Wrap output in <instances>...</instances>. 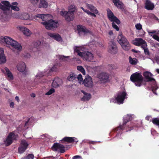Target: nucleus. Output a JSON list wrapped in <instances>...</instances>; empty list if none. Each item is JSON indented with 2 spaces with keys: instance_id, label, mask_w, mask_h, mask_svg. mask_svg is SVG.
Instances as JSON below:
<instances>
[{
  "instance_id": "24",
  "label": "nucleus",
  "mask_w": 159,
  "mask_h": 159,
  "mask_svg": "<svg viewBox=\"0 0 159 159\" xmlns=\"http://www.w3.org/2000/svg\"><path fill=\"white\" fill-rule=\"evenodd\" d=\"M132 114H128L124 117L123 121V125H125V126L128 125H126V124L128 122L132 120Z\"/></svg>"
},
{
  "instance_id": "22",
  "label": "nucleus",
  "mask_w": 159,
  "mask_h": 159,
  "mask_svg": "<svg viewBox=\"0 0 159 159\" xmlns=\"http://www.w3.org/2000/svg\"><path fill=\"white\" fill-rule=\"evenodd\" d=\"M86 61H91L93 58V54L91 52L87 51L84 52V57Z\"/></svg>"
},
{
  "instance_id": "3",
  "label": "nucleus",
  "mask_w": 159,
  "mask_h": 159,
  "mask_svg": "<svg viewBox=\"0 0 159 159\" xmlns=\"http://www.w3.org/2000/svg\"><path fill=\"white\" fill-rule=\"evenodd\" d=\"M143 75L145 78V80H143V83L145 84L146 82H149L152 92L157 94L155 91L157 89L158 87L155 79L152 77L153 75L149 72L145 71L143 73Z\"/></svg>"
},
{
  "instance_id": "57",
  "label": "nucleus",
  "mask_w": 159,
  "mask_h": 159,
  "mask_svg": "<svg viewBox=\"0 0 159 159\" xmlns=\"http://www.w3.org/2000/svg\"><path fill=\"white\" fill-rule=\"evenodd\" d=\"M108 34L110 35H112L113 34V31L112 30H110L108 33Z\"/></svg>"
},
{
  "instance_id": "47",
  "label": "nucleus",
  "mask_w": 159,
  "mask_h": 159,
  "mask_svg": "<svg viewBox=\"0 0 159 159\" xmlns=\"http://www.w3.org/2000/svg\"><path fill=\"white\" fill-rule=\"evenodd\" d=\"M70 7V9L69 11H70L71 10H74L75 11V10L76 9L75 6L74 5H71Z\"/></svg>"
},
{
  "instance_id": "41",
  "label": "nucleus",
  "mask_w": 159,
  "mask_h": 159,
  "mask_svg": "<svg viewBox=\"0 0 159 159\" xmlns=\"http://www.w3.org/2000/svg\"><path fill=\"white\" fill-rule=\"evenodd\" d=\"M145 47L144 48H142L144 50V52L145 55L148 56L150 55V53L148 49Z\"/></svg>"
},
{
  "instance_id": "32",
  "label": "nucleus",
  "mask_w": 159,
  "mask_h": 159,
  "mask_svg": "<svg viewBox=\"0 0 159 159\" xmlns=\"http://www.w3.org/2000/svg\"><path fill=\"white\" fill-rule=\"evenodd\" d=\"M129 62L131 65H136L138 63V60L136 58H133L130 56L129 57Z\"/></svg>"
},
{
  "instance_id": "29",
  "label": "nucleus",
  "mask_w": 159,
  "mask_h": 159,
  "mask_svg": "<svg viewBox=\"0 0 159 159\" xmlns=\"http://www.w3.org/2000/svg\"><path fill=\"white\" fill-rule=\"evenodd\" d=\"M86 5L87 8L92 12H93L95 14H98V11L96 9V8L93 5L88 3L86 4Z\"/></svg>"
},
{
  "instance_id": "31",
  "label": "nucleus",
  "mask_w": 159,
  "mask_h": 159,
  "mask_svg": "<svg viewBox=\"0 0 159 159\" xmlns=\"http://www.w3.org/2000/svg\"><path fill=\"white\" fill-rule=\"evenodd\" d=\"M77 77V75L74 73L70 74L67 77V80L70 81H73L74 80H76V78Z\"/></svg>"
},
{
  "instance_id": "19",
  "label": "nucleus",
  "mask_w": 159,
  "mask_h": 159,
  "mask_svg": "<svg viewBox=\"0 0 159 159\" xmlns=\"http://www.w3.org/2000/svg\"><path fill=\"white\" fill-rule=\"evenodd\" d=\"M98 76L101 81L105 82L107 81L109 78L108 74L104 72L101 73L98 75Z\"/></svg>"
},
{
  "instance_id": "7",
  "label": "nucleus",
  "mask_w": 159,
  "mask_h": 159,
  "mask_svg": "<svg viewBox=\"0 0 159 159\" xmlns=\"http://www.w3.org/2000/svg\"><path fill=\"white\" fill-rule=\"evenodd\" d=\"M1 3H0V9L3 11H9L10 8L11 10L16 11H18L20 10L18 7L11 5L8 1H1Z\"/></svg>"
},
{
  "instance_id": "16",
  "label": "nucleus",
  "mask_w": 159,
  "mask_h": 159,
  "mask_svg": "<svg viewBox=\"0 0 159 159\" xmlns=\"http://www.w3.org/2000/svg\"><path fill=\"white\" fill-rule=\"evenodd\" d=\"M127 95V93L125 91L119 93L116 98V99L118 103H123L125 98V96Z\"/></svg>"
},
{
  "instance_id": "17",
  "label": "nucleus",
  "mask_w": 159,
  "mask_h": 159,
  "mask_svg": "<svg viewBox=\"0 0 159 159\" xmlns=\"http://www.w3.org/2000/svg\"><path fill=\"white\" fill-rule=\"evenodd\" d=\"M83 84L86 87H92L93 85V82L91 77L89 75L86 76Z\"/></svg>"
},
{
  "instance_id": "8",
  "label": "nucleus",
  "mask_w": 159,
  "mask_h": 159,
  "mask_svg": "<svg viewBox=\"0 0 159 159\" xmlns=\"http://www.w3.org/2000/svg\"><path fill=\"white\" fill-rule=\"evenodd\" d=\"M117 40L124 50L128 51L130 49V44L125 37L122 34L118 36Z\"/></svg>"
},
{
  "instance_id": "5",
  "label": "nucleus",
  "mask_w": 159,
  "mask_h": 159,
  "mask_svg": "<svg viewBox=\"0 0 159 159\" xmlns=\"http://www.w3.org/2000/svg\"><path fill=\"white\" fill-rule=\"evenodd\" d=\"M107 11L108 18L111 21L113 22L112 23V27L115 29L116 31H119V28L114 22H115L117 24L119 25L120 23V21L117 17L114 15L113 13L109 8H108Z\"/></svg>"
},
{
  "instance_id": "50",
  "label": "nucleus",
  "mask_w": 159,
  "mask_h": 159,
  "mask_svg": "<svg viewBox=\"0 0 159 159\" xmlns=\"http://www.w3.org/2000/svg\"><path fill=\"white\" fill-rule=\"evenodd\" d=\"M54 79H57V80H55V81L57 82L58 84H60V82L61 81V80L60 79L58 78H55Z\"/></svg>"
},
{
  "instance_id": "13",
  "label": "nucleus",
  "mask_w": 159,
  "mask_h": 159,
  "mask_svg": "<svg viewBox=\"0 0 159 159\" xmlns=\"http://www.w3.org/2000/svg\"><path fill=\"white\" fill-rule=\"evenodd\" d=\"M133 44L137 46H141L142 48H144L147 46L146 42L142 38H135L134 40Z\"/></svg>"
},
{
  "instance_id": "37",
  "label": "nucleus",
  "mask_w": 159,
  "mask_h": 159,
  "mask_svg": "<svg viewBox=\"0 0 159 159\" xmlns=\"http://www.w3.org/2000/svg\"><path fill=\"white\" fill-rule=\"evenodd\" d=\"M22 19L24 20L29 19L30 16L29 14L26 13H24L21 15Z\"/></svg>"
},
{
  "instance_id": "48",
  "label": "nucleus",
  "mask_w": 159,
  "mask_h": 159,
  "mask_svg": "<svg viewBox=\"0 0 159 159\" xmlns=\"http://www.w3.org/2000/svg\"><path fill=\"white\" fill-rule=\"evenodd\" d=\"M82 159L81 157L79 156V155H76L74 156L73 157L72 159Z\"/></svg>"
},
{
  "instance_id": "15",
  "label": "nucleus",
  "mask_w": 159,
  "mask_h": 159,
  "mask_svg": "<svg viewBox=\"0 0 159 159\" xmlns=\"http://www.w3.org/2000/svg\"><path fill=\"white\" fill-rule=\"evenodd\" d=\"M28 145L27 142L25 140H22L20 145L18 148L19 153L20 154L23 153L26 149Z\"/></svg>"
},
{
  "instance_id": "20",
  "label": "nucleus",
  "mask_w": 159,
  "mask_h": 159,
  "mask_svg": "<svg viewBox=\"0 0 159 159\" xmlns=\"http://www.w3.org/2000/svg\"><path fill=\"white\" fill-rule=\"evenodd\" d=\"M48 35L50 37L57 41L60 42L62 41V39L61 37L58 34L48 33Z\"/></svg>"
},
{
  "instance_id": "46",
  "label": "nucleus",
  "mask_w": 159,
  "mask_h": 159,
  "mask_svg": "<svg viewBox=\"0 0 159 159\" xmlns=\"http://www.w3.org/2000/svg\"><path fill=\"white\" fill-rule=\"evenodd\" d=\"M57 70V66L54 65L50 69L51 71H56Z\"/></svg>"
},
{
  "instance_id": "27",
  "label": "nucleus",
  "mask_w": 159,
  "mask_h": 159,
  "mask_svg": "<svg viewBox=\"0 0 159 159\" xmlns=\"http://www.w3.org/2000/svg\"><path fill=\"white\" fill-rule=\"evenodd\" d=\"M17 68L19 71L23 72L26 69V65L24 62H21L17 65Z\"/></svg>"
},
{
  "instance_id": "36",
  "label": "nucleus",
  "mask_w": 159,
  "mask_h": 159,
  "mask_svg": "<svg viewBox=\"0 0 159 159\" xmlns=\"http://www.w3.org/2000/svg\"><path fill=\"white\" fill-rule=\"evenodd\" d=\"M152 122L154 124L158 126L159 128V119L157 118H153L152 119Z\"/></svg>"
},
{
  "instance_id": "26",
  "label": "nucleus",
  "mask_w": 159,
  "mask_h": 159,
  "mask_svg": "<svg viewBox=\"0 0 159 159\" xmlns=\"http://www.w3.org/2000/svg\"><path fill=\"white\" fill-rule=\"evenodd\" d=\"M19 30L22 32L23 34L27 36H30L31 34V32L28 29L24 27H19Z\"/></svg>"
},
{
  "instance_id": "44",
  "label": "nucleus",
  "mask_w": 159,
  "mask_h": 159,
  "mask_svg": "<svg viewBox=\"0 0 159 159\" xmlns=\"http://www.w3.org/2000/svg\"><path fill=\"white\" fill-rule=\"evenodd\" d=\"M135 27L137 30H140L142 29V25L140 23L137 24L135 25Z\"/></svg>"
},
{
  "instance_id": "34",
  "label": "nucleus",
  "mask_w": 159,
  "mask_h": 159,
  "mask_svg": "<svg viewBox=\"0 0 159 159\" xmlns=\"http://www.w3.org/2000/svg\"><path fill=\"white\" fill-rule=\"evenodd\" d=\"M78 47H76L74 49V52L77 53L78 55L81 57H84V52H82L78 49Z\"/></svg>"
},
{
  "instance_id": "39",
  "label": "nucleus",
  "mask_w": 159,
  "mask_h": 159,
  "mask_svg": "<svg viewBox=\"0 0 159 159\" xmlns=\"http://www.w3.org/2000/svg\"><path fill=\"white\" fill-rule=\"evenodd\" d=\"M34 156L32 154H29L27 156L24 157L22 158V159H33Z\"/></svg>"
},
{
  "instance_id": "63",
  "label": "nucleus",
  "mask_w": 159,
  "mask_h": 159,
  "mask_svg": "<svg viewBox=\"0 0 159 159\" xmlns=\"http://www.w3.org/2000/svg\"><path fill=\"white\" fill-rule=\"evenodd\" d=\"M29 121V119L25 122V126H26L28 124V123Z\"/></svg>"
},
{
  "instance_id": "54",
  "label": "nucleus",
  "mask_w": 159,
  "mask_h": 159,
  "mask_svg": "<svg viewBox=\"0 0 159 159\" xmlns=\"http://www.w3.org/2000/svg\"><path fill=\"white\" fill-rule=\"evenodd\" d=\"M95 143H96V142L95 141H89V144H95Z\"/></svg>"
},
{
  "instance_id": "64",
  "label": "nucleus",
  "mask_w": 159,
  "mask_h": 159,
  "mask_svg": "<svg viewBox=\"0 0 159 159\" xmlns=\"http://www.w3.org/2000/svg\"><path fill=\"white\" fill-rule=\"evenodd\" d=\"M156 71L159 74V69H156Z\"/></svg>"
},
{
  "instance_id": "14",
  "label": "nucleus",
  "mask_w": 159,
  "mask_h": 159,
  "mask_svg": "<svg viewBox=\"0 0 159 159\" xmlns=\"http://www.w3.org/2000/svg\"><path fill=\"white\" fill-rule=\"evenodd\" d=\"M117 48L116 43L111 41L109 43L108 52L112 54H116L117 52Z\"/></svg>"
},
{
  "instance_id": "58",
  "label": "nucleus",
  "mask_w": 159,
  "mask_h": 159,
  "mask_svg": "<svg viewBox=\"0 0 159 159\" xmlns=\"http://www.w3.org/2000/svg\"><path fill=\"white\" fill-rule=\"evenodd\" d=\"M15 100L17 101L18 102H19V98L18 96H16L15 97Z\"/></svg>"
},
{
  "instance_id": "49",
  "label": "nucleus",
  "mask_w": 159,
  "mask_h": 159,
  "mask_svg": "<svg viewBox=\"0 0 159 159\" xmlns=\"http://www.w3.org/2000/svg\"><path fill=\"white\" fill-rule=\"evenodd\" d=\"M152 37L155 39L159 42V36L157 35H154L152 36Z\"/></svg>"
},
{
  "instance_id": "62",
  "label": "nucleus",
  "mask_w": 159,
  "mask_h": 159,
  "mask_svg": "<svg viewBox=\"0 0 159 159\" xmlns=\"http://www.w3.org/2000/svg\"><path fill=\"white\" fill-rule=\"evenodd\" d=\"M120 139V138H115V141H118L119 139Z\"/></svg>"
},
{
  "instance_id": "38",
  "label": "nucleus",
  "mask_w": 159,
  "mask_h": 159,
  "mask_svg": "<svg viewBox=\"0 0 159 159\" xmlns=\"http://www.w3.org/2000/svg\"><path fill=\"white\" fill-rule=\"evenodd\" d=\"M3 12L1 15H0V18L6 20L7 17V13Z\"/></svg>"
},
{
  "instance_id": "23",
  "label": "nucleus",
  "mask_w": 159,
  "mask_h": 159,
  "mask_svg": "<svg viewBox=\"0 0 159 159\" xmlns=\"http://www.w3.org/2000/svg\"><path fill=\"white\" fill-rule=\"evenodd\" d=\"M145 5V8L148 10H152L154 7L153 3L149 0H146Z\"/></svg>"
},
{
  "instance_id": "61",
  "label": "nucleus",
  "mask_w": 159,
  "mask_h": 159,
  "mask_svg": "<svg viewBox=\"0 0 159 159\" xmlns=\"http://www.w3.org/2000/svg\"><path fill=\"white\" fill-rule=\"evenodd\" d=\"M65 57L64 56H61V57H60V59H61L62 60H63Z\"/></svg>"
},
{
  "instance_id": "6",
  "label": "nucleus",
  "mask_w": 159,
  "mask_h": 159,
  "mask_svg": "<svg viewBox=\"0 0 159 159\" xmlns=\"http://www.w3.org/2000/svg\"><path fill=\"white\" fill-rule=\"evenodd\" d=\"M134 127H135V126L133 123H131L129 125L127 126L123 125V124H122L114 129L113 131L117 133L116 136H117L120 134H121L123 130H125L126 132H128L133 130Z\"/></svg>"
},
{
  "instance_id": "33",
  "label": "nucleus",
  "mask_w": 159,
  "mask_h": 159,
  "mask_svg": "<svg viewBox=\"0 0 159 159\" xmlns=\"http://www.w3.org/2000/svg\"><path fill=\"white\" fill-rule=\"evenodd\" d=\"M114 5L118 8H121L122 2L120 0H113Z\"/></svg>"
},
{
  "instance_id": "56",
  "label": "nucleus",
  "mask_w": 159,
  "mask_h": 159,
  "mask_svg": "<svg viewBox=\"0 0 159 159\" xmlns=\"http://www.w3.org/2000/svg\"><path fill=\"white\" fill-rule=\"evenodd\" d=\"M90 15L92 16H93L94 17H96V15H95V14L92 12H91V14Z\"/></svg>"
},
{
  "instance_id": "2",
  "label": "nucleus",
  "mask_w": 159,
  "mask_h": 159,
  "mask_svg": "<svg viewBox=\"0 0 159 159\" xmlns=\"http://www.w3.org/2000/svg\"><path fill=\"white\" fill-rule=\"evenodd\" d=\"M5 43L7 47L10 46L17 50H21L22 49V46L20 44L9 37H0V43Z\"/></svg>"
},
{
  "instance_id": "35",
  "label": "nucleus",
  "mask_w": 159,
  "mask_h": 159,
  "mask_svg": "<svg viewBox=\"0 0 159 159\" xmlns=\"http://www.w3.org/2000/svg\"><path fill=\"white\" fill-rule=\"evenodd\" d=\"M77 69L80 71L83 75H85V70L82 66H77Z\"/></svg>"
},
{
  "instance_id": "10",
  "label": "nucleus",
  "mask_w": 159,
  "mask_h": 159,
  "mask_svg": "<svg viewBox=\"0 0 159 159\" xmlns=\"http://www.w3.org/2000/svg\"><path fill=\"white\" fill-rule=\"evenodd\" d=\"M33 5H38L39 8H46L48 7V3L45 0H30Z\"/></svg>"
},
{
  "instance_id": "11",
  "label": "nucleus",
  "mask_w": 159,
  "mask_h": 159,
  "mask_svg": "<svg viewBox=\"0 0 159 159\" xmlns=\"http://www.w3.org/2000/svg\"><path fill=\"white\" fill-rule=\"evenodd\" d=\"M52 149L54 151H57L58 149H59L61 153H63L65 152V146L63 145L57 143L53 144L52 147Z\"/></svg>"
},
{
  "instance_id": "28",
  "label": "nucleus",
  "mask_w": 159,
  "mask_h": 159,
  "mask_svg": "<svg viewBox=\"0 0 159 159\" xmlns=\"http://www.w3.org/2000/svg\"><path fill=\"white\" fill-rule=\"evenodd\" d=\"M81 92L83 93L84 96L81 98V100L82 101H86L89 100L91 98V95L90 93H86L84 90H81Z\"/></svg>"
},
{
  "instance_id": "25",
  "label": "nucleus",
  "mask_w": 159,
  "mask_h": 159,
  "mask_svg": "<svg viewBox=\"0 0 159 159\" xmlns=\"http://www.w3.org/2000/svg\"><path fill=\"white\" fill-rule=\"evenodd\" d=\"M6 59L4 54L3 49L0 48V64L4 63L6 62Z\"/></svg>"
},
{
  "instance_id": "43",
  "label": "nucleus",
  "mask_w": 159,
  "mask_h": 159,
  "mask_svg": "<svg viewBox=\"0 0 159 159\" xmlns=\"http://www.w3.org/2000/svg\"><path fill=\"white\" fill-rule=\"evenodd\" d=\"M41 42L38 40L34 42V46L36 47L37 48L38 46H39V45H40L41 44Z\"/></svg>"
},
{
  "instance_id": "40",
  "label": "nucleus",
  "mask_w": 159,
  "mask_h": 159,
  "mask_svg": "<svg viewBox=\"0 0 159 159\" xmlns=\"http://www.w3.org/2000/svg\"><path fill=\"white\" fill-rule=\"evenodd\" d=\"M57 79H54L52 84V85L53 87L57 88L59 86V84L55 81V80H57Z\"/></svg>"
},
{
  "instance_id": "60",
  "label": "nucleus",
  "mask_w": 159,
  "mask_h": 159,
  "mask_svg": "<svg viewBox=\"0 0 159 159\" xmlns=\"http://www.w3.org/2000/svg\"><path fill=\"white\" fill-rule=\"evenodd\" d=\"M81 8L84 11V12H85V11L87 10H85V9H84V8L82 7H81Z\"/></svg>"
},
{
  "instance_id": "52",
  "label": "nucleus",
  "mask_w": 159,
  "mask_h": 159,
  "mask_svg": "<svg viewBox=\"0 0 159 159\" xmlns=\"http://www.w3.org/2000/svg\"><path fill=\"white\" fill-rule=\"evenodd\" d=\"M11 4H12V5H13V6H16L18 5V3L16 2H13Z\"/></svg>"
},
{
  "instance_id": "59",
  "label": "nucleus",
  "mask_w": 159,
  "mask_h": 159,
  "mask_svg": "<svg viewBox=\"0 0 159 159\" xmlns=\"http://www.w3.org/2000/svg\"><path fill=\"white\" fill-rule=\"evenodd\" d=\"M131 51L133 52H135V53H137L139 51H137V50H136L134 49H132V50H131Z\"/></svg>"
},
{
  "instance_id": "30",
  "label": "nucleus",
  "mask_w": 159,
  "mask_h": 159,
  "mask_svg": "<svg viewBox=\"0 0 159 159\" xmlns=\"http://www.w3.org/2000/svg\"><path fill=\"white\" fill-rule=\"evenodd\" d=\"M5 70L6 71L7 77L8 78V80H12L13 79V76L12 74L10 71L9 70L7 67H6L4 68Z\"/></svg>"
},
{
  "instance_id": "45",
  "label": "nucleus",
  "mask_w": 159,
  "mask_h": 159,
  "mask_svg": "<svg viewBox=\"0 0 159 159\" xmlns=\"http://www.w3.org/2000/svg\"><path fill=\"white\" fill-rule=\"evenodd\" d=\"M77 79L80 81H81L83 80V79L82 75L81 74H79L78 76L77 75V77L76 78V80Z\"/></svg>"
},
{
  "instance_id": "12",
  "label": "nucleus",
  "mask_w": 159,
  "mask_h": 159,
  "mask_svg": "<svg viewBox=\"0 0 159 159\" xmlns=\"http://www.w3.org/2000/svg\"><path fill=\"white\" fill-rule=\"evenodd\" d=\"M15 140H16V137L15 134L13 132L10 133L5 142V146H9L12 143L13 141Z\"/></svg>"
},
{
  "instance_id": "42",
  "label": "nucleus",
  "mask_w": 159,
  "mask_h": 159,
  "mask_svg": "<svg viewBox=\"0 0 159 159\" xmlns=\"http://www.w3.org/2000/svg\"><path fill=\"white\" fill-rule=\"evenodd\" d=\"M55 92V90L53 88H52L49 90L47 92L45 95H49L52 94V93H54Z\"/></svg>"
},
{
  "instance_id": "21",
  "label": "nucleus",
  "mask_w": 159,
  "mask_h": 159,
  "mask_svg": "<svg viewBox=\"0 0 159 159\" xmlns=\"http://www.w3.org/2000/svg\"><path fill=\"white\" fill-rule=\"evenodd\" d=\"M75 139L76 138L74 137H65L61 140L60 143H63L65 142L69 143H74L75 142Z\"/></svg>"
},
{
  "instance_id": "9",
  "label": "nucleus",
  "mask_w": 159,
  "mask_h": 159,
  "mask_svg": "<svg viewBox=\"0 0 159 159\" xmlns=\"http://www.w3.org/2000/svg\"><path fill=\"white\" fill-rule=\"evenodd\" d=\"M74 10H71L67 11H61L60 14L62 16H64L65 20L68 21H70L72 20L74 17Z\"/></svg>"
},
{
  "instance_id": "1",
  "label": "nucleus",
  "mask_w": 159,
  "mask_h": 159,
  "mask_svg": "<svg viewBox=\"0 0 159 159\" xmlns=\"http://www.w3.org/2000/svg\"><path fill=\"white\" fill-rule=\"evenodd\" d=\"M47 15L45 14H37L35 16V18L41 19L43 21L41 23L44 25L46 28L47 30H52L57 28L59 26L58 22L57 21L54 20L52 19L46 21L47 19Z\"/></svg>"
},
{
  "instance_id": "18",
  "label": "nucleus",
  "mask_w": 159,
  "mask_h": 159,
  "mask_svg": "<svg viewBox=\"0 0 159 159\" xmlns=\"http://www.w3.org/2000/svg\"><path fill=\"white\" fill-rule=\"evenodd\" d=\"M77 30L79 34L81 32H83L84 34H91L92 33L91 31L87 29L85 26L82 25H78L77 26Z\"/></svg>"
},
{
  "instance_id": "53",
  "label": "nucleus",
  "mask_w": 159,
  "mask_h": 159,
  "mask_svg": "<svg viewBox=\"0 0 159 159\" xmlns=\"http://www.w3.org/2000/svg\"><path fill=\"white\" fill-rule=\"evenodd\" d=\"M10 106L11 107L13 108L14 107V103L13 102H11L10 103Z\"/></svg>"
},
{
  "instance_id": "51",
  "label": "nucleus",
  "mask_w": 159,
  "mask_h": 159,
  "mask_svg": "<svg viewBox=\"0 0 159 159\" xmlns=\"http://www.w3.org/2000/svg\"><path fill=\"white\" fill-rule=\"evenodd\" d=\"M148 34L150 35L151 34H155L156 33V31L155 30H153L152 31H148Z\"/></svg>"
},
{
  "instance_id": "4",
  "label": "nucleus",
  "mask_w": 159,
  "mask_h": 159,
  "mask_svg": "<svg viewBox=\"0 0 159 159\" xmlns=\"http://www.w3.org/2000/svg\"><path fill=\"white\" fill-rule=\"evenodd\" d=\"M130 80L135 83L136 86L140 87L142 85H146L143 83V79L140 73L137 72L132 74L130 77Z\"/></svg>"
},
{
  "instance_id": "55",
  "label": "nucleus",
  "mask_w": 159,
  "mask_h": 159,
  "mask_svg": "<svg viewBox=\"0 0 159 159\" xmlns=\"http://www.w3.org/2000/svg\"><path fill=\"white\" fill-rule=\"evenodd\" d=\"M85 12L89 15H90L91 14V12L87 10L85 11Z\"/></svg>"
}]
</instances>
